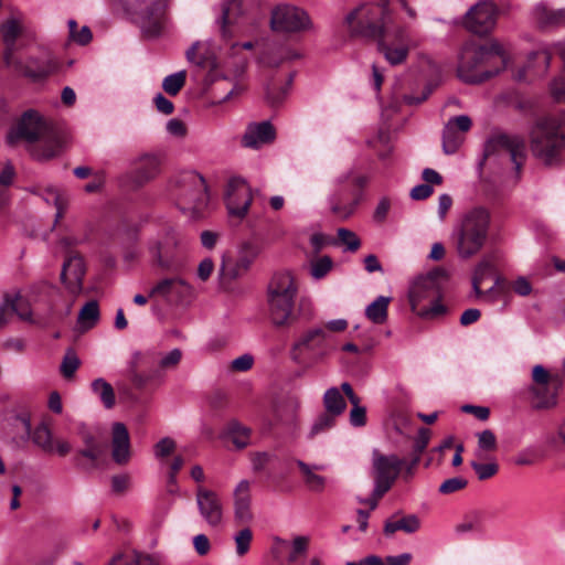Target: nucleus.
Returning <instances> with one entry per match:
<instances>
[{
    "instance_id": "1",
    "label": "nucleus",
    "mask_w": 565,
    "mask_h": 565,
    "mask_svg": "<svg viewBox=\"0 0 565 565\" xmlns=\"http://www.w3.org/2000/svg\"><path fill=\"white\" fill-rule=\"evenodd\" d=\"M531 151L546 166L556 164L565 147V110L539 118L530 132Z\"/></svg>"
},
{
    "instance_id": "2",
    "label": "nucleus",
    "mask_w": 565,
    "mask_h": 565,
    "mask_svg": "<svg viewBox=\"0 0 565 565\" xmlns=\"http://www.w3.org/2000/svg\"><path fill=\"white\" fill-rule=\"evenodd\" d=\"M393 21L390 0H372L350 10L343 24L353 36L375 40Z\"/></svg>"
},
{
    "instance_id": "3",
    "label": "nucleus",
    "mask_w": 565,
    "mask_h": 565,
    "mask_svg": "<svg viewBox=\"0 0 565 565\" xmlns=\"http://www.w3.org/2000/svg\"><path fill=\"white\" fill-rule=\"evenodd\" d=\"M490 228V214L483 207L466 212L452 231L456 253L461 259H470L484 247Z\"/></svg>"
},
{
    "instance_id": "4",
    "label": "nucleus",
    "mask_w": 565,
    "mask_h": 565,
    "mask_svg": "<svg viewBox=\"0 0 565 565\" xmlns=\"http://www.w3.org/2000/svg\"><path fill=\"white\" fill-rule=\"evenodd\" d=\"M493 57H500L502 68L505 67V51L499 41L492 40L488 45H478L473 42L466 43L459 53L458 77L469 84H477L488 79L499 73L500 68L495 71H481L480 68Z\"/></svg>"
},
{
    "instance_id": "5",
    "label": "nucleus",
    "mask_w": 565,
    "mask_h": 565,
    "mask_svg": "<svg viewBox=\"0 0 565 565\" xmlns=\"http://www.w3.org/2000/svg\"><path fill=\"white\" fill-rule=\"evenodd\" d=\"M298 286L290 271L276 273L267 289L268 318L276 328L290 327L295 320L294 307Z\"/></svg>"
},
{
    "instance_id": "6",
    "label": "nucleus",
    "mask_w": 565,
    "mask_h": 565,
    "mask_svg": "<svg viewBox=\"0 0 565 565\" xmlns=\"http://www.w3.org/2000/svg\"><path fill=\"white\" fill-rule=\"evenodd\" d=\"M334 350L333 337L320 326L305 330L290 348V359L300 366L311 367Z\"/></svg>"
},
{
    "instance_id": "7",
    "label": "nucleus",
    "mask_w": 565,
    "mask_h": 565,
    "mask_svg": "<svg viewBox=\"0 0 565 565\" xmlns=\"http://www.w3.org/2000/svg\"><path fill=\"white\" fill-rule=\"evenodd\" d=\"M375 41L379 52L392 66L404 64L417 46L411 25L402 21H393Z\"/></svg>"
},
{
    "instance_id": "8",
    "label": "nucleus",
    "mask_w": 565,
    "mask_h": 565,
    "mask_svg": "<svg viewBox=\"0 0 565 565\" xmlns=\"http://www.w3.org/2000/svg\"><path fill=\"white\" fill-rule=\"evenodd\" d=\"M408 298L412 310L419 317H435L445 312L439 300L437 271L415 278L411 284Z\"/></svg>"
},
{
    "instance_id": "9",
    "label": "nucleus",
    "mask_w": 565,
    "mask_h": 565,
    "mask_svg": "<svg viewBox=\"0 0 565 565\" xmlns=\"http://www.w3.org/2000/svg\"><path fill=\"white\" fill-rule=\"evenodd\" d=\"M178 205L183 211L200 213L207 203L205 180L195 171L182 172L174 181Z\"/></svg>"
},
{
    "instance_id": "10",
    "label": "nucleus",
    "mask_w": 565,
    "mask_h": 565,
    "mask_svg": "<svg viewBox=\"0 0 565 565\" xmlns=\"http://www.w3.org/2000/svg\"><path fill=\"white\" fill-rule=\"evenodd\" d=\"M270 28L281 33H306L315 31V23L303 8L280 3L271 10Z\"/></svg>"
},
{
    "instance_id": "11",
    "label": "nucleus",
    "mask_w": 565,
    "mask_h": 565,
    "mask_svg": "<svg viewBox=\"0 0 565 565\" xmlns=\"http://www.w3.org/2000/svg\"><path fill=\"white\" fill-rule=\"evenodd\" d=\"M49 130L47 121L34 109L25 110L7 134V143L14 146L24 140L30 145L42 140Z\"/></svg>"
},
{
    "instance_id": "12",
    "label": "nucleus",
    "mask_w": 565,
    "mask_h": 565,
    "mask_svg": "<svg viewBox=\"0 0 565 565\" xmlns=\"http://www.w3.org/2000/svg\"><path fill=\"white\" fill-rule=\"evenodd\" d=\"M403 461L395 455H383L377 449L372 452V475L374 477V494L382 497L390 490L397 478Z\"/></svg>"
},
{
    "instance_id": "13",
    "label": "nucleus",
    "mask_w": 565,
    "mask_h": 565,
    "mask_svg": "<svg viewBox=\"0 0 565 565\" xmlns=\"http://www.w3.org/2000/svg\"><path fill=\"white\" fill-rule=\"evenodd\" d=\"M351 178L352 171L348 170L335 177L331 182L332 189L328 196V204L331 212L341 220L352 216L360 202L359 195L350 198L347 183Z\"/></svg>"
},
{
    "instance_id": "14",
    "label": "nucleus",
    "mask_w": 565,
    "mask_h": 565,
    "mask_svg": "<svg viewBox=\"0 0 565 565\" xmlns=\"http://www.w3.org/2000/svg\"><path fill=\"white\" fill-rule=\"evenodd\" d=\"M499 17V8L492 0H479L465 14L463 24L472 33L487 35L491 33Z\"/></svg>"
},
{
    "instance_id": "15",
    "label": "nucleus",
    "mask_w": 565,
    "mask_h": 565,
    "mask_svg": "<svg viewBox=\"0 0 565 565\" xmlns=\"http://www.w3.org/2000/svg\"><path fill=\"white\" fill-rule=\"evenodd\" d=\"M253 201L252 189L247 181L241 177L228 180L225 193V202L230 216L243 220Z\"/></svg>"
},
{
    "instance_id": "16",
    "label": "nucleus",
    "mask_w": 565,
    "mask_h": 565,
    "mask_svg": "<svg viewBox=\"0 0 565 565\" xmlns=\"http://www.w3.org/2000/svg\"><path fill=\"white\" fill-rule=\"evenodd\" d=\"M194 288L179 277L159 280L149 292V297H160L172 305H188L194 299Z\"/></svg>"
},
{
    "instance_id": "17",
    "label": "nucleus",
    "mask_w": 565,
    "mask_h": 565,
    "mask_svg": "<svg viewBox=\"0 0 565 565\" xmlns=\"http://www.w3.org/2000/svg\"><path fill=\"white\" fill-rule=\"evenodd\" d=\"M486 152L509 156L519 173L525 160V142L519 135L499 134L487 142Z\"/></svg>"
},
{
    "instance_id": "18",
    "label": "nucleus",
    "mask_w": 565,
    "mask_h": 565,
    "mask_svg": "<svg viewBox=\"0 0 565 565\" xmlns=\"http://www.w3.org/2000/svg\"><path fill=\"white\" fill-rule=\"evenodd\" d=\"M196 505L201 518L212 527H218L224 521V507L221 497L213 490L199 487Z\"/></svg>"
},
{
    "instance_id": "19",
    "label": "nucleus",
    "mask_w": 565,
    "mask_h": 565,
    "mask_svg": "<svg viewBox=\"0 0 565 565\" xmlns=\"http://www.w3.org/2000/svg\"><path fill=\"white\" fill-rule=\"evenodd\" d=\"M252 486V481L242 479L233 489V516L238 524H248L254 520Z\"/></svg>"
},
{
    "instance_id": "20",
    "label": "nucleus",
    "mask_w": 565,
    "mask_h": 565,
    "mask_svg": "<svg viewBox=\"0 0 565 565\" xmlns=\"http://www.w3.org/2000/svg\"><path fill=\"white\" fill-rule=\"evenodd\" d=\"M57 62L47 50H40L36 54L30 55L25 61L20 62V71L33 79L42 78L53 73Z\"/></svg>"
},
{
    "instance_id": "21",
    "label": "nucleus",
    "mask_w": 565,
    "mask_h": 565,
    "mask_svg": "<svg viewBox=\"0 0 565 565\" xmlns=\"http://www.w3.org/2000/svg\"><path fill=\"white\" fill-rule=\"evenodd\" d=\"M85 271L84 259L78 255H72L64 262L61 279L70 292L78 294L82 290Z\"/></svg>"
},
{
    "instance_id": "22",
    "label": "nucleus",
    "mask_w": 565,
    "mask_h": 565,
    "mask_svg": "<svg viewBox=\"0 0 565 565\" xmlns=\"http://www.w3.org/2000/svg\"><path fill=\"white\" fill-rule=\"evenodd\" d=\"M552 57V47L542 45L536 51L529 54L527 63L518 74L519 79L527 77H541L546 74L550 68Z\"/></svg>"
},
{
    "instance_id": "23",
    "label": "nucleus",
    "mask_w": 565,
    "mask_h": 565,
    "mask_svg": "<svg viewBox=\"0 0 565 565\" xmlns=\"http://www.w3.org/2000/svg\"><path fill=\"white\" fill-rule=\"evenodd\" d=\"M276 138V131L269 121L254 122L247 126L242 138L245 148L258 149L270 143Z\"/></svg>"
},
{
    "instance_id": "24",
    "label": "nucleus",
    "mask_w": 565,
    "mask_h": 565,
    "mask_svg": "<svg viewBox=\"0 0 565 565\" xmlns=\"http://www.w3.org/2000/svg\"><path fill=\"white\" fill-rule=\"evenodd\" d=\"M530 19L541 29L558 28L565 25V9H552L539 2L531 9Z\"/></svg>"
},
{
    "instance_id": "25",
    "label": "nucleus",
    "mask_w": 565,
    "mask_h": 565,
    "mask_svg": "<svg viewBox=\"0 0 565 565\" xmlns=\"http://www.w3.org/2000/svg\"><path fill=\"white\" fill-rule=\"evenodd\" d=\"M111 457L118 465H126L130 460V438L122 423H114L111 427Z\"/></svg>"
},
{
    "instance_id": "26",
    "label": "nucleus",
    "mask_w": 565,
    "mask_h": 565,
    "mask_svg": "<svg viewBox=\"0 0 565 565\" xmlns=\"http://www.w3.org/2000/svg\"><path fill=\"white\" fill-rule=\"evenodd\" d=\"M471 119L467 115L456 116L448 120L443 134V148L447 154L456 152L461 142L457 130L467 132L471 128Z\"/></svg>"
},
{
    "instance_id": "27",
    "label": "nucleus",
    "mask_w": 565,
    "mask_h": 565,
    "mask_svg": "<svg viewBox=\"0 0 565 565\" xmlns=\"http://www.w3.org/2000/svg\"><path fill=\"white\" fill-rule=\"evenodd\" d=\"M210 43L195 42L186 51V58L189 62L200 65L202 67H209L211 70H217L220 63L215 55L209 52Z\"/></svg>"
},
{
    "instance_id": "28",
    "label": "nucleus",
    "mask_w": 565,
    "mask_h": 565,
    "mask_svg": "<svg viewBox=\"0 0 565 565\" xmlns=\"http://www.w3.org/2000/svg\"><path fill=\"white\" fill-rule=\"evenodd\" d=\"M243 14L241 0H224L220 15L216 19V23L220 25V30L223 36L228 35L227 26L236 22L238 17Z\"/></svg>"
},
{
    "instance_id": "29",
    "label": "nucleus",
    "mask_w": 565,
    "mask_h": 565,
    "mask_svg": "<svg viewBox=\"0 0 565 565\" xmlns=\"http://www.w3.org/2000/svg\"><path fill=\"white\" fill-rule=\"evenodd\" d=\"M161 159L157 154H143L138 158L136 174L140 182L154 178L160 170Z\"/></svg>"
},
{
    "instance_id": "30",
    "label": "nucleus",
    "mask_w": 565,
    "mask_h": 565,
    "mask_svg": "<svg viewBox=\"0 0 565 565\" xmlns=\"http://www.w3.org/2000/svg\"><path fill=\"white\" fill-rule=\"evenodd\" d=\"M221 63L222 67L226 71L225 77H238L245 72L248 57L242 51L236 54L233 53L231 46Z\"/></svg>"
},
{
    "instance_id": "31",
    "label": "nucleus",
    "mask_w": 565,
    "mask_h": 565,
    "mask_svg": "<svg viewBox=\"0 0 565 565\" xmlns=\"http://www.w3.org/2000/svg\"><path fill=\"white\" fill-rule=\"evenodd\" d=\"M24 22V15L19 12H12L11 17L2 23L0 33L3 42L11 46L14 44L18 35L21 33Z\"/></svg>"
},
{
    "instance_id": "32",
    "label": "nucleus",
    "mask_w": 565,
    "mask_h": 565,
    "mask_svg": "<svg viewBox=\"0 0 565 565\" xmlns=\"http://www.w3.org/2000/svg\"><path fill=\"white\" fill-rule=\"evenodd\" d=\"M420 527V521L419 519L414 515L409 514L406 516H402L399 519L388 520L386 521L384 525V533L386 535H392L397 531H404L408 534L415 533Z\"/></svg>"
},
{
    "instance_id": "33",
    "label": "nucleus",
    "mask_w": 565,
    "mask_h": 565,
    "mask_svg": "<svg viewBox=\"0 0 565 565\" xmlns=\"http://www.w3.org/2000/svg\"><path fill=\"white\" fill-rule=\"evenodd\" d=\"M390 297L379 296L365 308L366 318L375 324H383L387 320Z\"/></svg>"
},
{
    "instance_id": "34",
    "label": "nucleus",
    "mask_w": 565,
    "mask_h": 565,
    "mask_svg": "<svg viewBox=\"0 0 565 565\" xmlns=\"http://www.w3.org/2000/svg\"><path fill=\"white\" fill-rule=\"evenodd\" d=\"M494 271V256L486 255L477 264L472 277V288L476 295H481L482 281Z\"/></svg>"
},
{
    "instance_id": "35",
    "label": "nucleus",
    "mask_w": 565,
    "mask_h": 565,
    "mask_svg": "<svg viewBox=\"0 0 565 565\" xmlns=\"http://www.w3.org/2000/svg\"><path fill=\"white\" fill-rule=\"evenodd\" d=\"M323 406L326 411L335 416H340L347 409V402L335 386L328 388L323 395Z\"/></svg>"
},
{
    "instance_id": "36",
    "label": "nucleus",
    "mask_w": 565,
    "mask_h": 565,
    "mask_svg": "<svg viewBox=\"0 0 565 565\" xmlns=\"http://www.w3.org/2000/svg\"><path fill=\"white\" fill-rule=\"evenodd\" d=\"M297 466L300 468L305 482L312 491H322L326 484V479L317 475L316 470L324 469V466H310L302 460H297Z\"/></svg>"
},
{
    "instance_id": "37",
    "label": "nucleus",
    "mask_w": 565,
    "mask_h": 565,
    "mask_svg": "<svg viewBox=\"0 0 565 565\" xmlns=\"http://www.w3.org/2000/svg\"><path fill=\"white\" fill-rule=\"evenodd\" d=\"M90 387L93 393L99 397L105 408L109 409L114 407L116 403L115 392L107 381L98 377L92 382Z\"/></svg>"
},
{
    "instance_id": "38",
    "label": "nucleus",
    "mask_w": 565,
    "mask_h": 565,
    "mask_svg": "<svg viewBox=\"0 0 565 565\" xmlns=\"http://www.w3.org/2000/svg\"><path fill=\"white\" fill-rule=\"evenodd\" d=\"M99 320V307L97 301L92 300L79 310L77 323L83 330L93 328Z\"/></svg>"
},
{
    "instance_id": "39",
    "label": "nucleus",
    "mask_w": 565,
    "mask_h": 565,
    "mask_svg": "<svg viewBox=\"0 0 565 565\" xmlns=\"http://www.w3.org/2000/svg\"><path fill=\"white\" fill-rule=\"evenodd\" d=\"M478 445L475 450V457L478 460L487 459L488 452L494 451L497 449V438L495 435L489 430L484 429L477 434Z\"/></svg>"
},
{
    "instance_id": "40",
    "label": "nucleus",
    "mask_w": 565,
    "mask_h": 565,
    "mask_svg": "<svg viewBox=\"0 0 565 565\" xmlns=\"http://www.w3.org/2000/svg\"><path fill=\"white\" fill-rule=\"evenodd\" d=\"M276 542L281 545H288L287 541L279 539V537L276 539ZM309 544H310L309 536H307V535L295 536L291 540V542L289 543L290 553L288 554V557H287L288 562L294 563L298 559V557L305 555L308 552Z\"/></svg>"
},
{
    "instance_id": "41",
    "label": "nucleus",
    "mask_w": 565,
    "mask_h": 565,
    "mask_svg": "<svg viewBox=\"0 0 565 565\" xmlns=\"http://www.w3.org/2000/svg\"><path fill=\"white\" fill-rule=\"evenodd\" d=\"M333 268V260L330 256H319L310 260L309 274L315 280L324 278Z\"/></svg>"
},
{
    "instance_id": "42",
    "label": "nucleus",
    "mask_w": 565,
    "mask_h": 565,
    "mask_svg": "<svg viewBox=\"0 0 565 565\" xmlns=\"http://www.w3.org/2000/svg\"><path fill=\"white\" fill-rule=\"evenodd\" d=\"M15 179V169L11 162H7L0 172V206L9 199V188Z\"/></svg>"
},
{
    "instance_id": "43",
    "label": "nucleus",
    "mask_w": 565,
    "mask_h": 565,
    "mask_svg": "<svg viewBox=\"0 0 565 565\" xmlns=\"http://www.w3.org/2000/svg\"><path fill=\"white\" fill-rule=\"evenodd\" d=\"M67 26L70 41L82 46L87 45L92 41L93 34L87 25L78 28L77 22L71 19L67 21Z\"/></svg>"
},
{
    "instance_id": "44",
    "label": "nucleus",
    "mask_w": 565,
    "mask_h": 565,
    "mask_svg": "<svg viewBox=\"0 0 565 565\" xmlns=\"http://www.w3.org/2000/svg\"><path fill=\"white\" fill-rule=\"evenodd\" d=\"M227 435L237 448H244L249 443L250 430L238 422H231L227 426Z\"/></svg>"
},
{
    "instance_id": "45",
    "label": "nucleus",
    "mask_w": 565,
    "mask_h": 565,
    "mask_svg": "<svg viewBox=\"0 0 565 565\" xmlns=\"http://www.w3.org/2000/svg\"><path fill=\"white\" fill-rule=\"evenodd\" d=\"M60 151V142L56 139L44 140L43 146H33L31 154L36 160H49L54 158Z\"/></svg>"
},
{
    "instance_id": "46",
    "label": "nucleus",
    "mask_w": 565,
    "mask_h": 565,
    "mask_svg": "<svg viewBox=\"0 0 565 565\" xmlns=\"http://www.w3.org/2000/svg\"><path fill=\"white\" fill-rule=\"evenodd\" d=\"M31 438L33 444L40 447L43 451L49 452L53 449L52 444L54 438L51 429L46 425L42 424L35 427Z\"/></svg>"
},
{
    "instance_id": "47",
    "label": "nucleus",
    "mask_w": 565,
    "mask_h": 565,
    "mask_svg": "<svg viewBox=\"0 0 565 565\" xmlns=\"http://www.w3.org/2000/svg\"><path fill=\"white\" fill-rule=\"evenodd\" d=\"M531 393L535 397L536 402L534 407L536 409H551L557 405V392L547 393L543 388L531 387Z\"/></svg>"
},
{
    "instance_id": "48",
    "label": "nucleus",
    "mask_w": 565,
    "mask_h": 565,
    "mask_svg": "<svg viewBox=\"0 0 565 565\" xmlns=\"http://www.w3.org/2000/svg\"><path fill=\"white\" fill-rule=\"evenodd\" d=\"M11 312H15L23 320H31L32 313L21 312L11 298L6 297L0 302V329L3 328L10 319Z\"/></svg>"
},
{
    "instance_id": "49",
    "label": "nucleus",
    "mask_w": 565,
    "mask_h": 565,
    "mask_svg": "<svg viewBox=\"0 0 565 565\" xmlns=\"http://www.w3.org/2000/svg\"><path fill=\"white\" fill-rule=\"evenodd\" d=\"M186 72L179 71L164 77L162 88L169 95H177L185 84Z\"/></svg>"
},
{
    "instance_id": "50",
    "label": "nucleus",
    "mask_w": 565,
    "mask_h": 565,
    "mask_svg": "<svg viewBox=\"0 0 565 565\" xmlns=\"http://www.w3.org/2000/svg\"><path fill=\"white\" fill-rule=\"evenodd\" d=\"M253 532L249 527H243L234 535L235 552L238 556H244L250 548Z\"/></svg>"
},
{
    "instance_id": "51",
    "label": "nucleus",
    "mask_w": 565,
    "mask_h": 565,
    "mask_svg": "<svg viewBox=\"0 0 565 565\" xmlns=\"http://www.w3.org/2000/svg\"><path fill=\"white\" fill-rule=\"evenodd\" d=\"M84 443L85 447L81 450V455L93 462L97 461L104 454L103 445L96 443L90 434L84 436Z\"/></svg>"
},
{
    "instance_id": "52",
    "label": "nucleus",
    "mask_w": 565,
    "mask_h": 565,
    "mask_svg": "<svg viewBox=\"0 0 565 565\" xmlns=\"http://www.w3.org/2000/svg\"><path fill=\"white\" fill-rule=\"evenodd\" d=\"M175 449V440L171 437H163L153 445V456L157 460L162 461L172 455Z\"/></svg>"
},
{
    "instance_id": "53",
    "label": "nucleus",
    "mask_w": 565,
    "mask_h": 565,
    "mask_svg": "<svg viewBox=\"0 0 565 565\" xmlns=\"http://www.w3.org/2000/svg\"><path fill=\"white\" fill-rule=\"evenodd\" d=\"M470 465L480 480H486L493 477L499 469L498 463L494 460H489L488 462L483 463L476 458L471 461Z\"/></svg>"
},
{
    "instance_id": "54",
    "label": "nucleus",
    "mask_w": 565,
    "mask_h": 565,
    "mask_svg": "<svg viewBox=\"0 0 565 565\" xmlns=\"http://www.w3.org/2000/svg\"><path fill=\"white\" fill-rule=\"evenodd\" d=\"M482 525V515L479 512H471L460 523L456 525L457 533H467L480 530Z\"/></svg>"
},
{
    "instance_id": "55",
    "label": "nucleus",
    "mask_w": 565,
    "mask_h": 565,
    "mask_svg": "<svg viewBox=\"0 0 565 565\" xmlns=\"http://www.w3.org/2000/svg\"><path fill=\"white\" fill-rule=\"evenodd\" d=\"M335 415L330 413L321 414L312 424L310 428V437H315L330 428L335 424Z\"/></svg>"
},
{
    "instance_id": "56",
    "label": "nucleus",
    "mask_w": 565,
    "mask_h": 565,
    "mask_svg": "<svg viewBox=\"0 0 565 565\" xmlns=\"http://www.w3.org/2000/svg\"><path fill=\"white\" fill-rule=\"evenodd\" d=\"M338 238L341 244L345 245V249L349 252H356L361 246V241L358 235L348 228H339Z\"/></svg>"
},
{
    "instance_id": "57",
    "label": "nucleus",
    "mask_w": 565,
    "mask_h": 565,
    "mask_svg": "<svg viewBox=\"0 0 565 565\" xmlns=\"http://www.w3.org/2000/svg\"><path fill=\"white\" fill-rule=\"evenodd\" d=\"M246 270L241 269L234 259H223L220 275L222 279L234 280L242 276Z\"/></svg>"
},
{
    "instance_id": "58",
    "label": "nucleus",
    "mask_w": 565,
    "mask_h": 565,
    "mask_svg": "<svg viewBox=\"0 0 565 565\" xmlns=\"http://www.w3.org/2000/svg\"><path fill=\"white\" fill-rule=\"evenodd\" d=\"M532 380L540 386H546L551 382L558 381V376L552 375L543 365L536 364L532 369Z\"/></svg>"
},
{
    "instance_id": "59",
    "label": "nucleus",
    "mask_w": 565,
    "mask_h": 565,
    "mask_svg": "<svg viewBox=\"0 0 565 565\" xmlns=\"http://www.w3.org/2000/svg\"><path fill=\"white\" fill-rule=\"evenodd\" d=\"M79 366V359L74 352H67L61 364L62 374L70 379L74 375Z\"/></svg>"
},
{
    "instance_id": "60",
    "label": "nucleus",
    "mask_w": 565,
    "mask_h": 565,
    "mask_svg": "<svg viewBox=\"0 0 565 565\" xmlns=\"http://www.w3.org/2000/svg\"><path fill=\"white\" fill-rule=\"evenodd\" d=\"M182 359V351L180 349H172L168 353L161 355L159 366L162 370L174 369Z\"/></svg>"
},
{
    "instance_id": "61",
    "label": "nucleus",
    "mask_w": 565,
    "mask_h": 565,
    "mask_svg": "<svg viewBox=\"0 0 565 565\" xmlns=\"http://www.w3.org/2000/svg\"><path fill=\"white\" fill-rule=\"evenodd\" d=\"M550 93L555 102L565 104V78L563 76L554 77L551 81Z\"/></svg>"
},
{
    "instance_id": "62",
    "label": "nucleus",
    "mask_w": 565,
    "mask_h": 565,
    "mask_svg": "<svg viewBox=\"0 0 565 565\" xmlns=\"http://www.w3.org/2000/svg\"><path fill=\"white\" fill-rule=\"evenodd\" d=\"M467 480L463 477H454L445 480L439 486V492L449 494L463 489L467 486Z\"/></svg>"
},
{
    "instance_id": "63",
    "label": "nucleus",
    "mask_w": 565,
    "mask_h": 565,
    "mask_svg": "<svg viewBox=\"0 0 565 565\" xmlns=\"http://www.w3.org/2000/svg\"><path fill=\"white\" fill-rule=\"evenodd\" d=\"M350 424L353 427H363L366 424V409L360 405V402L352 404Z\"/></svg>"
},
{
    "instance_id": "64",
    "label": "nucleus",
    "mask_w": 565,
    "mask_h": 565,
    "mask_svg": "<svg viewBox=\"0 0 565 565\" xmlns=\"http://www.w3.org/2000/svg\"><path fill=\"white\" fill-rule=\"evenodd\" d=\"M122 565H160V563L151 555L135 554L132 558L125 561Z\"/></svg>"
}]
</instances>
